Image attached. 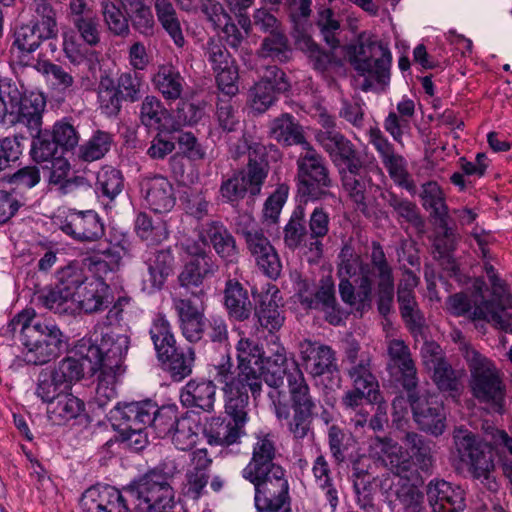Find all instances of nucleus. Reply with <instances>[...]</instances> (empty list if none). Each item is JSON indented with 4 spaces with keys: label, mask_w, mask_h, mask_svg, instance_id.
<instances>
[{
    "label": "nucleus",
    "mask_w": 512,
    "mask_h": 512,
    "mask_svg": "<svg viewBox=\"0 0 512 512\" xmlns=\"http://www.w3.org/2000/svg\"><path fill=\"white\" fill-rule=\"evenodd\" d=\"M247 248L254 257L258 267L269 278L276 279L282 269L279 256L261 230L244 232Z\"/></svg>",
    "instance_id": "nucleus-27"
},
{
    "label": "nucleus",
    "mask_w": 512,
    "mask_h": 512,
    "mask_svg": "<svg viewBox=\"0 0 512 512\" xmlns=\"http://www.w3.org/2000/svg\"><path fill=\"white\" fill-rule=\"evenodd\" d=\"M288 367L289 359L287 358L286 349L282 345L277 344L269 357L264 356L261 383L265 381L270 387H280L283 384Z\"/></svg>",
    "instance_id": "nucleus-50"
},
{
    "label": "nucleus",
    "mask_w": 512,
    "mask_h": 512,
    "mask_svg": "<svg viewBox=\"0 0 512 512\" xmlns=\"http://www.w3.org/2000/svg\"><path fill=\"white\" fill-rule=\"evenodd\" d=\"M198 237L212 245L219 257L227 262L237 259L236 242L229 230L220 221H209L198 227Z\"/></svg>",
    "instance_id": "nucleus-31"
},
{
    "label": "nucleus",
    "mask_w": 512,
    "mask_h": 512,
    "mask_svg": "<svg viewBox=\"0 0 512 512\" xmlns=\"http://www.w3.org/2000/svg\"><path fill=\"white\" fill-rule=\"evenodd\" d=\"M216 390V385L211 380L192 379L182 388L180 401L185 407L213 412Z\"/></svg>",
    "instance_id": "nucleus-34"
},
{
    "label": "nucleus",
    "mask_w": 512,
    "mask_h": 512,
    "mask_svg": "<svg viewBox=\"0 0 512 512\" xmlns=\"http://www.w3.org/2000/svg\"><path fill=\"white\" fill-rule=\"evenodd\" d=\"M163 425L167 426V428L162 427L165 430V432H162L163 434L170 433L171 428L175 426L171 439L178 450L187 451L196 444L198 440V424L192 417L185 416L176 419L175 412L172 409V414H167V416L163 417Z\"/></svg>",
    "instance_id": "nucleus-37"
},
{
    "label": "nucleus",
    "mask_w": 512,
    "mask_h": 512,
    "mask_svg": "<svg viewBox=\"0 0 512 512\" xmlns=\"http://www.w3.org/2000/svg\"><path fill=\"white\" fill-rule=\"evenodd\" d=\"M275 454V448L272 440L268 436L258 437L254 444L251 461L243 469L242 476L246 480H254L258 475L270 470L271 466H277L272 462Z\"/></svg>",
    "instance_id": "nucleus-38"
},
{
    "label": "nucleus",
    "mask_w": 512,
    "mask_h": 512,
    "mask_svg": "<svg viewBox=\"0 0 512 512\" xmlns=\"http://www.w3.org/2000/svg\"><path fill=\"white\" fill-rule=\"evenodd\" d=\"M149 333L158 359L171 357L175 352L176 340L169 321L163 315H157L152 321Z\"/></svg>",
    "instance_id": "nucleus-46"
},
{
    "label": "nucleus",
    "mask_w": 512,
    "mask_h": 512,
    "mask_svg": "<svg viewBox=\"0 0 512 512\" xmlns=\"http://www.w3.org/2000/svg\"><path fill=\"white\" fill-rule=\"evenodd\" d=\"M260 303L256 315L260 325L270 332L279 330L284 323L283 312L279 309L282 297L275 285L267 284L259 293Z\"/></svg>",
    "instance_id": "nucleus-33"
},
{
    "label": "nucleus",
    "mask_w": 512,
    "mask_h": 512,
    "mask_svg": "<svg viewBox=\"0 0 512 512\" xmlns=\"http://www.w3.org/2000/svg\"><path fill=\"white\" fill-rule=\"evenodd\" d=\"M178 468L173 460H166L145 473L130 489L136 512H154L173 507L174 490L170 480Z\"/></svg>",
    "instance_id": "nucleus-6"
},
{
    "label": "nucleus",
    "mask_w": 512,
    "mask_h": 512,
    "mask_svg": "<svg viewBox=\"0 0 512 512\" xmlns=\"http://www.w3.org/2000/svg\"><path fill=\"white\" fill-rule=\"evenodd\" d=\"M54 224L67 236L81 242L97 241L104 235V225L93 210H59Z\"/></svg>",
    "instance_id": "nucleus-17"
},
{
    "label": "nucleus",
    "mask_w": 512,
    "mask_h": 512,
    "mask_svg": "<svg viewBox=\"0 0 512 512\" xmlns=\"http://www.w3.org/2000/svg\"><path fill=\"white\" fill-rule=\"evenodd\" d=\"M113 142L111 134L98 130L79 149V156L84 161H96L104 157Z\"/></svg>",
    "instance_id": "nucleus-59"
},
{
    "label": "nucleus",
    "mask_w": 512,
    "mask_h": 512,
    "mask_svg": "<svg viewBox=\"0 0 512 512\" xmlns=\"http://www.w3.org/2000/svg\"><path fill=\"white\" fill-rule=\"evenodd\" d=\"M257 479L249 480L255 486V507L257 510L290 508L289 485L280 466H271Z\"/></svg>",
    "instance_id": "nucleus-15"
},
{
    "label": "nucleus",
    "mask_w": 512,
    "mask_h": 512,
    "mask_svg": "<svg viewBox=\"0 0 512 512\" xmlns=\"http://www.w3.org/2000/svg\"><path fill=\"white\" fill-rule=\"evenodd\" d=\"M427 497L433 512H459L465 507L464 491L444 480L431 481Z\"/></svg>",
    "instance_id": "nucleus-30"
},
{
    "label": "nucleus",
    "mask_w": 512,
    "mask_h": 512,
    "mask_svg": "<svg viewBox=\"0 0 512 512\" xmlns=\"http://www.w3.org/2000/svg\"><path fill=\"white\" fill-rule=\"evenodd\" d=\"M135 232L147 245H158L169 237L167 223L160 218L153 219L144 212L135 219Z\"/></svg>",
    "instance_id": "nucleus-52"
},
{
    "label": "nucleus",
    "mask_w": 512,
    "mask_h": 512,
    "mask_svg": "<svg viewBox=\"0 0 512 512\" xmlns=\"http://www.w3.org/2000/svg\"><path fill=\"white\" fill-rule=\"evenodd\" d=\"M218 269L211 256L191 258L184 264L178 276L181 286H200L204 279L212 276Z\"/></svg>",
    "instance_id": "nucleus-44"
},
{
    "label": "nucleus",
    "mask_w": 512,
    "mask_h": 512,
    "mask_svg": "<svg viewBox=\"0 0 512 512\" xmlns=\"http://www.w3.org/2000/svg\"><path fill=\"white\" fill-rule=\"evenodd\" d=\"M146 264L152 287L160 289L173 273L175 259L170 249H164L153 253Z\"/></svg>",
    "instance_id": "nucleus-53"
},
{
    "label": "nucleus",
    "mask_w": 512,
    "mask_h": 512,
    "mask_svg": "<svg viewBox=\"0 0 512 512\" xmlns=\"http://www.w3.org/2000/svg\"><path fill=\"white\" fill-rule=\"evenodd\" d=\"M144 86L143 75L137 71H128L120 74L116 88L123 99L135 102L140 99Z\"/></svg>",
    "instance_id": "nucleus-63"
},
{
    "label": "nucleus",
    "mask_w": 512,
    "mask_h": 512,
    "mask_svg": "<svg viewBox=\"0 0 512 512\" xmlns=\"http://www.w3.org/2000/svg\"><path fill=\"white\" fill-rule=\"evenodd\" d=\"M415 115V102L408 96H403L397 103L396 111H390L384 120L385 130L396 142H401L405 129Z\"/></svg>",
    "instance_id": "nucleus-41"
},
{
    "label": "nucleus",
    "mask_w": 512,
    "mask_h": 512,
    "mask_svg": "<svg viewBox=\"0 0 512 512\" xmlns=\"http://www.w3.org/2000/svg\"><path fill=\"white\" fill-rule=\"evenodd\" d=\"M388 354L398 366L403 378V386L412 390L417 386L416 367L408 346L400 339H393L388 344Z\"/></svg>",
    "instance_id": "nucleus-43"
},
{
    "label": "nucleus",
    "mask_w": 512,
    "mask_h": 512,
    "mask_svg": "<svg viewBox=\"0 0 512 512\" xmlns=\"http://www.w3.org/2000/svg\"><path fill=\"white\" fill-rule=\"evenodd\" d=\"M139 186L145 206L154 213H168L175 206V192L168 178L161 175L144 176Z\"/></svg>",
    "instance_id": "nucleus-25"
},
{
    "label": "nucleus",
    "mask_w": 512,
    "mask_h": 512,
    "mask_svg": "<svg viewBox=\"0 0 512 512\" xmlns=\"http://www.w3.org/2000/svg\"><path fill=\"white\" fill-rule=\"evenodd\" d=\"M153 83L165 99L176 100L182 94L185 81L176 67L163 64L158 67Z\"/></svg>",
    "instance_id": "nucleus-51"
},
{
    "label": "nucleus",
    "mask_w": 512,
    "mask_h": 512,
    "mask_svg": "<svg viewBox=\"0 0 512 512\" xmlns=\"http://www.w3.org/2000/svg\"><path fill=\"white\" fill-rule=\"evenodd\" d=\"M244 427L237 421L226 422L220 417H212L206 429L208 442L221 446L235 444L245 434Z\"/></svg>",
    "instance_id": "nucleus-42"
},
{
    "label": "nucleus",
    "mask_w": 512,
    "mask_h": 512,
    "mask_svg": "<svg viewBox=\"0 0 512 512\" xmlns=\"http://www.w3.org/2000/svg\"><path fill=\"white\" fill-rule=\"evenodd\" d=\"M453 440L454 455L460 466L467 468L474 478L482 482L486 481L490 490H496L497 483L491 476L495 468L491 445L483 441L479 435L463 427L454 430Z\"/></svg>",
    "instance_id": "nucleus-8"
},
{
    "label": "nucleus",
    "mask_w": 512,
    "mask_h": 512,
    "mask_svg": "<svg viewBox=\"0 0 512 512\" xmlns=\"http://www.w3.org/2000/svg\"><path fill=\"white\" fill-rule=\"evenodd\" d=\"M71 166L64 157H56L51 161L49 185L60 194L71 193L77 186V179L70 177Z\"/></svg>",
    "instance_id": "nucleus-57"
},
{
    "label": "nucleus",
    "mask_w": 512,
    "mask_h": 512,
    "mask_svg": "<svg viewBox=\"0 0 512 512\" xmlns=\"http://www.w3.org/2000/svg\"><path fill=\"white\" fill-rule=\"evenodd\" d=\"M298 351L303 367L310 376L316 378L337 371L335 352L330 346L304 339L299 342Z\"/></svg>",
    "instance_id": "nucleus-24"
},
{
    "label": "nucleus",
    "mask_w": 512,
    "mask_h": 512,
    "mask_svg": "<svg viewBox=\"0 0 512 512\" xmlns=\"http://www.w3.org/2000/svg\"><path fill=\"white\" fill-rule=\"evenodd\" d=\"M309 242V234L304 226L303 210H296L284 228V243L292 250L298 249L303 254L311 255Z\"/></svg>",
    "instance_id": "nucleus-54"
},
{
    "label": "nucleus",
    "mask_w": 512,
    "mask_h": 512,
    "mask_svg": "<svg viewBox=\"0 0 512 512\" xmlns=\"http://www.w3.org/2000/svg\"><path fill=\"white\" fill-rule=\"evenodd\" d=\"M471 372L470 387L473 395L498 413L503 412L505 386L494 363L473 347L461 348Z\"/></svg>",
    "instance_id": "nucleus-7"
},
{
    "label": "nucleus",
    "mask_w": 512,
    "mask_h": 512,
    "mask_svg": "<svg viewBox=\"0 0 512 512\" xmlns=\"http://www.w3.org/2000/svg\"><path fill=\"white\" fill-rule=\"evenodd\" d=\"M344 52L358 75L377 82L388 77L392 54L381 41L361 34L354 43L344 47Z\"/></svg>",
    "instance_id": "nucleus-10"
},
{
    "label": "nucleus",
    "mask_w": 512,
    "mask_h": 512,
    "mask_svg": "<svg viewBox=\"0 0 512 512\" xmlns=\"http://www.w3.org/2000/svg\"><path fill=\"white\" fill-rule=\"evenodd\" d=\"M316 139L335 165L344 164L347 168L351 163L360 162L356 158L353 144L341 133L334 130L319 131Z\"/></svg>",
    "instance_id": "nucleus-35"
},
{
    "label": "nucleus",
    "mask_w": 512,
    "mask_h": 512,
    "mask_svg": "<svg viewBox=\"0 0 512 512\" xmlns=\"http://www.w3.org/2000/svg\"><path fill=\"white\" fill-rule=\"evenodd\" d=\"M0 93L9 98V114L18 123L24 124L30 134H39L42 125V114L46 101L42 94L31 92L21 95L15 85L1 84Z\"/></svg>",
    "instance_id": "nucleus-16"
},
{
    "label": "nucleus",
    "mask_w": 512,
    "mask_h": 512,
    "mask_svg": "<svg viewBox=\"0 0 512 512\" xmlns=\"http://www.w3.org/2000/svg\"><path fill=\"white\" fill-rule=\"evenodd\" d=\"M410 406L414 421L419 428L434 436H440L446 429V411L443 403L435 396H419L409 394Z\"/></svg>",
    "instance_id": "nucleus-22"
},
{
    "label": "nucleus",
    "mask_w": 512,
    "mask_h": 512,
    "mask_svg": "<svg viewBox=\"0 0 512 512\" xmlns=\"http://www.w3.org/2000/svg\"><path fill=\"white\" fill-rule=\"evenodd\" d=\"M291 364L293 365L294 370L287 374L291 408L313 411L316 407V403L310 394V388L306 382L304 374L293 359L291 360Z\"/></svg>",
    "instance_id": "nucleus-40"
},
{
    "label": "nucleus",
    "mask_w": 512,
    "mask_h": 512,
    "mask_svg": "<svg viewBox=\"0 0 512 512\" xmlns=\"http://www.w3.org/2000/svg\"><path fill=\"white\" fill-rule=\"evenodd\" d=\"M370 172L383 176L377 165L368 169L362 166L360 162L351 163L341 171L343 188L356 204L364 205L367 189L372 185Z\"/></svg>",
    "instance_id": "nucleus-32"
},
{
    "label": "nucleus",
    "mask_w": 512,
    "mask_h": 512,
    "mask_svg": "<svg viewBox=\"0 0 512 512\" xmlns=\"http://www.w3.org/2000/svg\"><path fill=\"white\" fill-rule=\"evenodd\" d=\"M398 302L402 318L412 332H418L424 325V317L418 309L414 292L398 289Z\"/></svg>",
    "instance_id": "nucleus-58"
},
{
    "label": "nucleus",
    "mask_w": 512,
    "mask_h": 512,
    "mask_svg": "<svg viewBox=\"0 0 512 512\" xmlns=\"http://www.w3.org/2000/svg\"><path fill=\"white\" fill-rule=\"evenodd\" d=\"M371 263L372 267L362 264L358 257L344 261L340 265L339 273L354 278L358 290L355 293L353 285L348 280H341L339 292L345 303L357 310H364L370 306L374 281L377 279L378 310L382 315H387L394 299V279L392 269L379 244H373Z\"/></svg>",
    "instance_id": "nucleus-2"
},
{
    "label": "nucleus",
    "mask_w": 512,
    "mask_h": 512,
    "mask_svg": "<svg viewBox=\"0 0 512 512\" xmlns=\"http://www.w3.org/2000/svg\"><path fill=\"white\" fill-rule=\"evenodd\" d=\"M282 0H262L264 3L279 4ZM290 19L294 25L295 44L298 49L307 53L314 62V68L326 70L331 64L330 54L319 49L308 33V18L311 13L312 0H286Z\"/></svg>",
    "instance_id": "nucleus-13"
},
{
    "label": "nucleus",
    "mask_w": 512,
    "mask_h": 512,
    "mask_svg": "<svg viewBox=\"0 0 512 512\" xmlns=\"http://www.w3.org/2000/svg\"><path fill=\"white\" fill-rule=\"evenodd\" d=\"M370 143L378 152L390 178L400 187L409 192L415 191V184L407 169L406 159L394 151L393 145L379 129L370 130Z\"/></svg>",
    "instance_id": "nucleus-21"
},
{
    "label": "nucleus",
    "mask_w": 512,
    "mask_h": 512,
    "mask_svg": "<svg viewBox=\"0 0 512 512\" xmlns=\"http://www.w3.org/2000/svg\"><path fill=\"white\" fill-rule=\"evenodd\" d=\"M9 328L19 332L24 360L28 364L43 365L61 355L66 347V338L60 328L51 321L37 317L33 308L17 313Z\"/></svg>",
    "instance_id": "nucleus-3"
},
{
    "label": "nucleus",
    "mask_w": 512,
    "mask_h": 512,
    "mask_svg": "<svg viewBox=\"0 0 512 512\" xmlns=\"http://www.w3.org/2000/svg\"><path fill=\"white\" fill-rule=\"evenodd\" d=\"M112 302L111 289L100 276L74 274L44 296V305L57 313L92 314L103 311Z\"/></svg>",
    "instance_id": "nucleus-4"
},
{
    "label": "nucleus",
    "mask_w": 512,
    "mask_h": 512,
    "mask_svg": "<svg viewBox=\"0 0 512 512\" xmlns=\"http://www.w3.org/2000/svg\"><path fill=\"white\" fill-rule=\"evenodd\" d=\"M303 150L306 151L305 154L297 161L300 189L311 199L317 200L328 194L327 188L330 187L331 180L321 156L311 145Z\"/></svg>",
    "instance_id": "nucleus-18"
},
{
    "label": "nucleus",
    "mask_w": 512,
    "mask_h": 512,
    "mask_svg": "<svg viewBox=\"0 0 512 512\" xmlns=\"http://www.w3.org/2000/svg\"><path fill=\"white\" fill-rule=\"evenodd\" d=\"M130 347V336L112 325L95 331L90 338H83L76 345L84 372L97 375L94 400L104 408L117 395L116 386L126 371L125 359Z\"/></svg>",
    "instance_id": "nucleus-1"
},
{
    "label": "nucleus",
    "mask_w": 512,
    "mask_h": 512,
    "mask_svg": "<svg viewBox=\"0 0 512 512\" xmlns=\"http://www.w3.org/2000/svg\"><path fill=\"white\" fill-rule=\"evenodd\" d=\"M98 108L108 117L116 116L121 109L122 97L117 90L114 80L102 76L97 89Z\"/></svg>",
    "instance_id": "nucleus-56"
},
{
    "label": "nucleus",
    "mask_w": 512,
    "mask_h": 512,
    "mask_svg": "<svg viewBox=\"0 0 512 512\" xmlns=\"http://www.w3.org/2000/svg\"><path fill=\"white\" fill-rule=\"evenodd\" d=\"M395 499L391 501L395 512H422L424 495L415 485L403 481L401 475H396Z\"/></svg>",
    "instance_id": "nucleus-47"
},
{
    "label": "nucleus",
    "mask_w": 512,
    "mask_h": 512,
    "mask_svg": "<svg viewBox=\"0 0 512 512\" xmlns=\"http://www.w3.org/2000/svg\"><path fill=\"white\" fill-rule=\"evenodd\" d=\"M248 389L246 383L237 387L230 385L227 388H222L225 413L232 421H237L240 425H246L249 420Z\"/></svg>",
    "instance_id": "nucleus-39"
},
{
    "label": "nucleus",
    "mask_w": 512,
    "mask_h": 512,
    "mask_svg": "<svg viewBox=\"0 0 512 512\" xmlns=\"http://www.w3.org/2000/svg\"><path fill=\"white\" fill-rule=\"evenodd\" d=\"M82 512H127L128 505L122 493L109 485L88 488L82 495Z\"/></svg>",
    "instance_id": "nucleus-28"
},
{
    "label": "nucleus",
    "mask_w": 512,
    "mask_h": 512,
    "mask_svg": "<svg viewBox=\"0 0 512 512\" xmlns=\"http://www.w3.org/2000/svg\"><path fill=\"white\" fill-rule=\"evenodd\" d=\"M404 442L411 448L412 455L403 451L398 443L389 438L376 437L370 445L371 452L378 457L383 464L395 475H401L408 471L411 465V458L415 459L418 467L427 471L432 465L431 449L427 446L422 437L417 433H407Z\"/></svg>",
    "instance_id": "nucleus-9"
},
{
    "label": "nucleus",
    "mask_w": 512,
    "mask_h": 512,
    "mask_svg": "<svg viewBox=\"0 0 512 512\" xmlns=\"http://www.w3.org/2000/svg\"><path fill=\"white\" fill-rule=\"evenodd\" d=\"M96 188L101 191L103 196L111 200L114 199L123 188L121 172L111 166L102 167L97 173Z\"/></svg>",
    "instance_id": "nucleus-61"
},
{
    "label": "nucleus",
    "mask_w": 512,
    "mask_h": 512,
    "mask_svg": "<svg viewBox=\"0 0 512 512\" xmlns=\"http://www.w3.org/2000/svg\"><path fill=\"white\" fill-rule=\"evenodd\" d=\"M485 271L492 289V299L484 301L474 309V318L483 319L505 332L512 333V314L505 312L512 309V295L492 265H485Z\"/></svg>",
    "instance_id": "nucleus-14"
},
{
    "label": "nucleus",
    "mask_w": 512,
    "mask_h": 512,
    "mask_svg": "<svg viewBox=\"0 0 512 512\" xmlns=\"http://www.w3.org/2000/svg\"><path fill=\"white\" fill-rule=\"evenodd\" d=\"M224 304L229 315L236 320L248 319L252 311V304L247 291L239 282L234 280L226 282Z\"/></svg>",
    "instance_id": "nucleus-45"
},
{
    "label": "nucleus",
    "mask_w": 512,
    "mask_h": 512,
    "mask_svg": "<svg viewBox=\"0 0 512 512\" xmlns=\"http://www.w3.org/2000/svg\"><path fill=\"white\" fill-rule=\"evenodd\" d=\"M84 365L78 359L67 357L55 368L42 370L37 379V397L50 406L84 376Z\"/></svg>",
    "instance_id": "nucleus-12"
},
{
    "label": "nucleus",
    "mask_w": 512,
    "mask_h": 512,
    "mask_svg": "<svg viewBox=\"0 0 512 512\" xmlns=\"http://www.w3.org/2000/svg\"><path fill=\"white\" fill-rule=\"evenodd\" d=\"M309 250L313 260L321 257L323 252L322 239L329 231V216L323 208H315L309 219Z\"/></svg>",
    "instance_id": "nucleus-55"
},
{
    "label": "nucleus",
    "mask_w": 512,
    "mask_h": 512,
    "mask_svg": "<svg viewBox=\"0 0 512 512\" xmlns=\"http://www.w3.org/2000/svg\"><path fill=\"white\" fill-rule=\"evenodd\" d=\"M296 295L300 303L308 309H329L335 301V286L331 276H324L319 287L300 277L294 284Z\"/></svg>",
    "instance_id": "nucleus-29"
},
{
    "label": "nucleus",
    "mask_w": 512,
    "mask_h": 512,
    "mask_svg": "<svg viewBox=\"0 0 512 512\" xmlns=\"http://www.w3.org/2000/svg\"><path fill=\"white\" fill-rule=\"evenodd\" d=\"M122 260V249L109 246L95 255L91 262V269L103 278L108 272L117 270Z\"/></svg>",
    "instance_id": "nucleus-64"
},
{
    "label": "nucleus",
    "mask_w": 512,
    "mask_h": 512,
    "mask_svg": "<svg viewBox=\"0 0 512 512\" xmlns=\"http://www.w3.org/2000/svg\"><path fill=\"white\" fill-rule=\"evenodd\" d=\"M349 376L353 382V389L347 391L342 398L346 408L355 409L368 403L379 402V385L375 376L370 371V360L361 359L349 370Z\"/></svg>",
    "instance_id": "nucleus-20"
},
{
    "label": "nucleus",
    "mask_w": 512,
    "mask_h": 512,
    "mask_svg": "<svg viewBox=\"0 0 512 512\" xmlns=\"http://www.w3.org/2000/svg\"><path fill=\"white\" fill-rule=\"evenodd\" d=\"M245 143L249 152L247 169L222 182L220 194L225 202H238L246 193L258 195L268 175V163L263 158L256 160L252 157V154H262L264 147L258 143L248 144L247 140Z\"/></svg>",
    "instance_id": "nucleus-11"
},
{
    "label": "nucleus",
    "mask_w": 512,
    "mask_h": 512,
    "mask_svg": "<svg viewBox=\"0 0 512 512\" xmlns=\"http://www.w3.org/2000/svg\"><path fill=\"white\" fill-rule=\"evenodd\" d=\"M35 22L31 27L44 41L57 35L56 14L53 8L46 2H40L36 7Z\"/></svg>",
    "instance_id": "nucleus-60"
},
{
    "label": "nucleus",
    "mask_w": 512,
    "mask_h": 512,
    "mask_svg": "<svg viewBox=\"0 0 512 512\" xmlns=\"http://www.w3.org/2000/svg\"><path fill=\"white\" fill-rule=\"evenodd\" d=\"M173 306L180 321L183 336L191 343L198 342L204 333L203 309L193 305L188 299L176 298Z\"/></svg>",
    "instance_id": "nucleus-36"
},
{
    "label": "nucleus",
    "mask_w": 512,
    "mask_h": 512,
    "mask_svg": "<svg viewBox=\"0 0 512 512\" xmlns=\"http://www.w3.org/2000/svg\"><path fill=\"white\" fill-rule=\"evenodd\" d=\"M239 340L235 345L237 370L246 377V384L254 398L261 393V374L265 352L255 340L239 332Z\"/></svg>",
    "instance_id": "nucleus-19"
},
{
    "label": "nucleus",
    "mask_w": 512,
    "mask_h": 512,
    "mask_svg": "<svg viewBox=\"0 0 512 512\" xmlns=\"http://www.w3.org/2000/svg\"><path fill=\"white\" fill-rule=\"evenodd\" d=\"M172 414V408H161L150 401L118 403L109 412V419L117 422L125 435L124 441L134 450H141L147 443V434L144 432L149 425H153L159 433L162 429L163 417Z\"/></svg>",
    "instance_id": "nucleus-5"
},
{
    "label": "nucleus",
    "mask_w": 512,
    "mask_h": 512,
    "mask_svg": "<svg viewBox=\"0 0 512 512\" xmlns=\"http://www.w3.org/2000/svg\"><path fill=\"white\" fill-rule=\"evenodd\" d=\"M84 411V402L80 398L69 393V391L47 407L49 420L57 425H62L70 420L76 419Z\"/></svg>",
    "instance_id": "nucleus-48"
},
{
    "label": "nucleus",
    "mask_w": 512,
    "mask_h": 512,
    "mask_svg": "<svg viewBox=\"0 0 512 512\" xmlns=\"http://www.w3.org/2000/svg\"><path fill=\"white\" fill-rule=\"evenodd\" d=\"M127 15L131 21L132 27L145 37H151L155 31V19L152 9L144 1L136 4L135 7L128 10Z\"/></svg>",
    "instance_id": "nucleus-62"
},
{
    "label": "nucleus",
    "mask_w": 512,
    "mask_h": 512,
    "mask_svg": "<svg viewBox=\"0 0 512 512\" xmlns=\"http://www.w3.org/2000/svg\"><path fill=\"white\" fill-rule=\"evenodd\" d=\"M190 461L191 465L186 470L181 485V493L187 499L198 500L206 493L212 459L207 449L201 448L191 453Z\"/></svg>",
    "instance_id": "nucleus-26"
},
{
    "label": "nucleus",
    "mask_w": 512,
    "mask_h": 512,
    "mask_svg": "<svg viewBox=\"0 0 512 512\" xmlns=\"http://www.w3.org/2000/svg\"><path fill=\"white\" fill-rule=\"evenodd\" d=\"M290 84L285 73L276 66L266 69L262 79L250 90V107L263 113L275 102L276 95L289 89Z\"/></svg>",
    "instance_id": "nucleus-23"
},
{
    "label": "nucleus",
    "mask_w": 512,
    "mask_h": 512,
    "mask_svg": "<svg viewBox=\"0 0 512 512\" xmlns=\"http://www.w3.org/2000/svg\"><path fill=\"white\" fill-rule=\"evenodd\" d=\"M270 133L275 140L285 145H301L302 148L309 145L304 138L302 127L287 113L272 121Z\"/></svg>",
    "instance_id": "nucleus-49"
}]
</instances>
